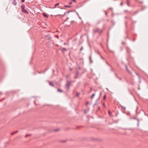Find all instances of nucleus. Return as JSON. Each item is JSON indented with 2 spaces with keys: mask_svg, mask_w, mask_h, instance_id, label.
Returning a JSON list of instances; mask_svg holds the SVG:
<instances>
[{
  "mask_svg": "<svg viewBox=\"0 0 148 148\" xmlns=\"http://www.w3.org/2000/svg\"><path fill=\"white\" fill-rule=\"evenodd\" d=\"M69 4H70V5H71L72 4V2H70L69 3Z\"/></svg>",
  "mask_w": 148,
  "mask_h": 148,
  "instance_id": "31",
  "label": "nucleus"
},
{
  "mask_svg": "<svg viewBox=\"0 0 148 148\" xmlns=\"http://www.w3.org/2000/svg\"><path fill=\"white\" fill-rule=\"evenodd\" d=\"M88 102H87V103H86V105H88Z\"/></svg>",
  "mask_w": 148,
  "mask_h": 148,
  "instance_id": "40",
  "label": "nucleus"
},
{
  "mask_svg": "<svg viewBox=\"0 0 148 148\" xmlns=\"http://www.w3.org/2000/svg\"><path fill=\"white\" fill-rule=\"evenodd\" d=\"M61 9H64L62 8H61Z\"/></svg>",
  "mask_w": 148,
  "mask_h": 148,
  "instance_id": "57",
  "label": "nucleus"
},
{
  "mask_svg": "<svg viewBox=\"0 0 148 148\" xmlns=\"http://www.w3.org/2000/svg\"><path fill=\"white\" fill-rule=\"evenodd\" d=\"M133 119H136L137 121V126H138L139 125V120L138 119H137L136 118H135V117H134L133 118Z\"/></svg>",
  "mask_w": 148,
  "mask_h": 148,
  "instance_id": "7",
  "label": "nucleus"
},
{
  "mask_svg": "<svg viewBox=\"0 0 148 148\" xmlns=\"http://www.w3.org/2000/svg\"><path fill=\"white\" fill-rule=\"evenodd\" d=\"M77 15H78V16H79V18H80V19H81V18L79 16L78 13H77Z\"/></svg>",
  "mask_w": 148,
  "mask_h": 148,
  "instance_id": "26",
  "label": "nucleus"
},
{
  "mask_svg": "<svg viewBox=\"0 0 148 148\" xmlns=\"http://www.w3.org/2000/svg\"><path fill=\"white\" fill-rule=\"evenodd\" d=\"M65 141H62V142H65Z\"/></svg>",
  "mask_w": 148,
  "mask_h": 148,
  "instance_id": "51",
  "label": "nucleus"
},
{
  "mask_svg": "<svg viewBox=\"0 0 148 148\" xmlns=\"http://www.w3.org/2000/svg\"><path fill=\"white\" fill-rule=\"evenodd\" d=\"M64 7L66 8H70L71 6L69 5H64Z\"/></svg>",
  "mask_w": 148,
  "mask_h": 148,
  "instance_id": "20",
  "label": "nucleus"
},
{
  "mask_svg": "<svg viewBox=\"0 0 148 148\" xmlns=\"http://www.w3.org/2000/svg\"><path fill=\"white\" fill-rule=\"evenodd\" d=\"M105 14H106H106H107V13L106 12V13H105Z\"/></svg>",
  "mask_w": 148,
  "mask_h": 148,
  "instance_id": "53",
  "label": "nucleus"
},
{
  "mask_svg": "<svg viewBox=\"0 0 148 148\" xmlns=\"http://www.w3.org/2000/svg\"><path fill=\"white\" fill-rule=\"evenodd\" d=\"M62 50L65 51H66L67 50L65 48H62Z\"/></svg>",
  "mask_w": 148,
  "mask_h": 148,
  "instance_id": "19",
  "label": "nucleus"
},
{
  "mask_svg": "<svg viewBox=\"0 0 148 148\" xmlns=\"http://www.w3.org/2000/svg\"><path fill=\"white\" fill-rule=\"evenodd\" d=\"M93 32L94 33H99V34H101L103 32V30H100L99 28H97L94 30Z\"/></svg>",
  "mask_w": 148,
  "mask_h": 148,
  "instance_id": "2",
  "label": "nucleus"
},
{
  "mask_svg": "<svg viewBox=\"0 0 148 148\" xmlns=\"http://www.w3.org/2000/svg\"><path fill=\"white\" fill-rule=\"evenodd\" d=\"M21 1L22 2H24L25 1V0H21Z\"/></svg>",
  "mask_w": 148,
  "mask_h": 148,
  "instance_id": "35",
  "label": "nucleus"
},
{
  "mask_svg": "<svg viewBox=\"0 0 148 148\" xmlns=\"http://www.w3.org/2000/svg\"><path fill=\"white\" fill-rule=\"evenodd\" d=\"M126 3L127 5L128 6H130V0H126Z\"/></svg>",
  "mask_w": 148,
  "mask_h": 148,
  "instance_id": "10",
  "label": "nucleus"
},
{
  "mask_svg": "<svg viewBox=\"0 0 148 148\" xmlns=\"http://www.w3.org/2000/svg\"><path fill=\"white\" fill-rule=\"evenodd\" d=\"M68 76H66V78H68Z\"/></svg>",
  "mask_w": 148,
  "mask_h": 148,
  "instance_id": "50",
  "label": "nucleus"
},
{
  "mask_svg": "<svg viewBox=\"0 0 148 148\" xmlns=\"http://www.w3.org/2000/svg\"><path fill=\"white\" fill-rule=\"evenodd\" d=\"M95 93H93L92 95V96H91V97H90V98L91 99H93V97L95 96Z\"/></svg>",
  "mask_w": 148,
  "mask_h": 148,
  "instance_id": "14",
  "label": "nucleus"
},
{
  "mask_svg": "<svg viewBox=\"0 0 148 148\" xmlns=\"http://www.w3.org/2000/svg\"><path fill=\"white\" fill-rule=\"evenodd\" d=\"M71 82V81H67L65 84V88L67 90V91H69L70 89V85Z\"/></svg>",
  "mask_w": 148,
  "mask_h": 148,
  "instance_id": "1",
  "label": "nucleus"
},
{
  "mask_svg": "<svg viewBox=\"0 0 148 148\" xmlns=\"http://www.w3.org/2000/svg\"><path fill=\"white\" fill-rule=\"evenodd\" d=\"M43 16L47 18L48 17V15L47 14H46L45 13H43Z\"/></svg>",
  "mask_w": 148,
  "mask_h": 148,
  "instance_id": "11",
  "label": "nucleus"
},
{
  "mask_svg": "<svg viewBox=\"0 0 148 148\" xmlns=\"http://www.w3.org/2000/svg\"><path fill=\"white\" fill-rule=\"evenodd\" d=\"M5 99V98L4 97V98H2L1 99L2 101L3 100H4Z\"/></svg>",
  "mask_w": 148,
  "mask_h": 148,
  "instance_id": "38",
  "label": "nucleus"
},
{
  "mask_svg": "<svg viewBox=\"0 0 148 148\" xmlns=\"http://www.w3.org/2000/svg\"><path fill=\"white\" fill-rule=\"evenodd\" d=\"M120 4H121V5H123V3H121Z\"/></svg>",
  "mask_w": 148,
  "mask_h": 148,
  "instance_id": "44",
  "label": "nucleus"
},
{
  "mask_svg": "<svg viewBox=\"0 0 148 148\" xmlns=\"http://www.w3.org/2000/svg\"><path fill=\"white\" fill-rule=\"evenodd\" d=\"M92 89V88H90V90H91Z\"/></svg>",
  "mask_w": 148,
  "mask_h": 148,
  "instance_id": "55",
  "label": "nucleus"
},
{
  "mask_svg": "<svg viewBox=\"0 0 148 148\" xmlns=\"http://www.w3.org/2000/svg\"><path fill=\"white\" fill-rule=\"evenodd\" d=\"M127 12V10H125V12Z\"/></svg>",
  "mask_w": 148,
  "mask_h": 148,
  "instance_id": "45",
  "label": "nucleus"
},
{
  "mask_svg": "<svg viewBox=\"0 0 148 148\" xmlns=\"http://www.w3.org/2000/svg\"><path fill=\"white\" fill-rule=\"evenodd\" d=\"M2 101V100H0V102H1Z\"/></svg>",
  "mask_w": 148,
  "mask_h": 148,
  "instance_id": "54",
  "label": "nucleus"
},
{
  "mask_svg": "<svg viewBox=\"0 0 148 148\" xmlns=\"http://www.w3.org/2000/svg\"><path fill=\"white\" fill-rule=\"evenodd\" d=\"M137 109H138V107H137V110H137Z\"/></svg>",
  "mask_w": 148,
  "mask_h": 148,
  "instance_id": "56",
  "label": "nucleus"
},
{
  "mask_svg": "<svg viewBox=\"0 0 148 148\" xmlns=\"http://www.w3.org/2000/svg\"><path fill=\"white\" fill-rule=\"evenodd\" d=\"M125 68H126V71L130 74H131V73L129 71L127 67V66L126 65H125Z\"/></svg>",
  "mask_w": 148,
  "mask_h": 148,
  "instance_id": "9",
  "label": "nucleus"
},
{
  "mask_svg": "<svg viewBox=\"0 0 148 148\" xmlns=\"http://www.w3.org/2000/svg\"><path fill=\"white\" fill-rule=\"evenodd\" d=\"M135 73L136 75H137L138 76H139L138 74L136 73Z\"/></svg>",
  "mask_w": 148,
  "mask_h": 148,
  "instance_id": "37",
  "label": "nucleus"
},
{
  "mask_svg": "<svg viewBox=\"0 0 148 148\" xmlns=\"http://www.w3.org/2000/svg\"><path fill=\"white\" fill-rule=\"evenodd\" d=\"M18 132V131H15V132H14V134H15V133H17Z\"/></svg>",
  "mask_w": 148,
  "mask_h": 148,
  "instance_id": "33",
  "label": "nucleus"
},
{
  "mask_svg": "<svg viewBox=\"0 0 148 148\" xmlns=\"http://www.w3.org/2000/svg\"><path fill=\"white\" fill-rule=\"evenodd\" d=\"M66 12H65L64 13V14L63 15H60V14H58V15H55V16L56 17L57 16H62L64 15H65V14H66Z\"/></svg>",
  "mask_w": 148,
  "mask_h": 148,
  "instance_id": "16",
  "label": "nucleus"
},
{
  "mask_svg": "<svg viewBox=\"0 0 148 148\" xmlns=\"http://www.w3.org/2000/svg\"><path fill=\"white\" fill-rule=\"evenodd\" d=\"M118 78H119V79L120 80H121V78L119 77H118Z\"/></svg>",
  "mask_w": 148,
  "mask_h": 148,
  "instance_id": "39",
  "label": "nucleus"
},
{
  "mask_svg": "<svg viewBox=\"0 0 148 148\" xmlns=\"http://www.w3.org/2000/svg\"><path fill=\"white\" fill-rule=\"evenodd\" d=\"M104 106H105V105L104 104Z\"/></svg>",
  "mask_w": 148,
  "mask_h": 148,
  "instance_id": "58",
  "label": "nucleus"
},
{
  "mask_svg": "<svg viewBox=\"0 0 148 148\" xmlns=\"http://www.w3.org/2000/svg\"><path fill=\"white\" fill-rule=\"evenodd\" d=\"M98 109L99 110L100 109V108L99 107Z\"/></svg>",
  "mask_w": 148,
  "mask_h": 148,
  "instance_id": "48",
  "label": "nucleus"
},
{
  "mask_svg": "<svg viewBox=\"0 0 148 148\" xmlns=\"http://www.w3.org/2000/svg\"><path fill=\"white\" fill-rule=\"evenodd\" d=\"M59 3H57V4H56L55 5V7H56V6L59 5Z\"/></svg>",
  "mask_w": 148,
  "mask_h": 148,
  "instance_id": "22",
  "label": "nucleus"
},
{
  "mask_svg": "<svg viewBox=\"0 0 148 148\" xmlns=\"http://www.w3.org/2000/svg\"><path fill=\"white\" fill-rule=\"evenodd\" d=\"M57 90L59 92H63V91L61 90H60V89H58Z\"/></svg>",
  "mask_w": 148,
  "mask_h": 148,
  "instance_id": "17",
  "label": "nucleus"
},
{
  "mask_svg": "<svg viewBox=\"0 0 148 148\" xmlns=\"http://www.w3.org/2000/svg\"><path fill=\"white\" fill-rule=\"evenodd\" d=\"M58 129H57V130H54V131L55 132H56V131H58Z\"/></svg>",
  "mask_w": 148,
  "mask_h": 148,
  "instance_id": "36",
  "label": "nucleus"
},
{
  "mask_svg": "<svg viewBox=\"0 0 148 148\" xmlns=\"http://www.w3.org/2000/svg\"><path fill=\"white\" fill-rule=\"evenodd\" d=\"M135 39H133V41H135Z\"/></svg>",
  "mask_w": 148,
  "mask_h": 148,
  "instance_id": "49",
  "label": "nucleus"
},
{
  "mask_svg": "<svg viewBox=\"0 0 148 148\" xmlns=\"http://www.w3.org/2000/svg\"><path fill=\"white\" fill-rule=\"evenodd\" d=\"M12 4L14 6H16L17 5V2L16 0H13Z\"/></svg>",
  "mask_w": 148,
  "mask_h": 148,
  "instance_id": "4",
  "label": "nucleus"
},
{
  "mask_svg": "<svg viewBox=\"0 0 148 148\" xmlns=\"http://www.w3.org/2000/svg\"><path fill=\"white\" fill-rule=\"evenodd\" d=\"M106 63L108 65L111 67V66L107 62H106Z\"/></svg>",
  "mask_w": 148,
  "mask_h": 148,
  "instance_id": "28",
  "label": "nucleus"
},
{
  "mask_svg": "<svg viewBox=\"0 0 148 148\" xmlns=\"http://www.w3.org/2000/svg\"><path fill=\"white\" fill-rule=\"evenodd\" d=\"M121 107L122 109H123L124 110H125V107L124 106H121Z\"/></svg>",
  "mask_w": 148,
  "mask_h": 148,
  "instance_id": "15",
  "label": "nucleus"
},
{
  "mask_svg": "<svg viewBox=\"0 0 148 148\" xmlns=\"http://www.w3.org/2000/svg\"><path fill=\"white\" fill-rule=\"evenodd\" d=\"M14 134V132H13V133H11V135H13V134Z\"/></svg>",
  "mask_w": 148,
  "mask_h": 148,
  "instance_id": "32",
  "label": "nucleus"
},
{
  "mask_svg": "<svg viewBox=\"0 0 148 148\" xmlns=\"http://www.w3.org/2000/svg\"><path fill=\"white\" fill-rule=\"evenodd\" d=\"M83 49V47H81L80 49V51H81Z\"/></svg>",
  "mask_w": 148,
  "mask_h": 148,
  "instance_id": "25",
  "label": "nucleus"
},
{
  "mask_svg": "<svg viewBox=\"0 0 148 148\" xmlns=\"http://www.w3.org/2000/svg\"><path fill=\"white\" fill-rule=\"evenodd\" d=\"M106 98V95H105L104 96H103V99L104 100H105V98Z\"/></svg>",
  "mask_w": 148,
  "mask_h": 148,
  "instance_id": "24",
  "label": "nucleus"
},
{
  "mask_svg": "<svg viewBox=\"0 0 148 148\" xmlns=\"http://www.w3.org/2000/svg\"><path fill=\"white\" fill-rule=\"evenodd\" d=\"M76 93H77V95H76L77 97H78L80 95V93H78L77 92H76Z\"/></svg>",
  "mask_w": 148,
  "mask_h": 148,
  "instance_id": "18",
  "label": "nucleus"
},
{
  "mask_svg": "<svg viewBox=\"0 0 148 148\" xmlns=\"http://www.w3.org/2000/svg\"><path fill=\"white\" fill-rule=\"evenodd\" d=\"M89 60H90V64H91L93 62V60H92L91 59V55L90 56H89Z\"/></svg>",
  "mask_w": 148,
  "mask_h": 148,
  "instance_id": "8",
  "label": "nucleus"
},
{
  "mask_svg": "<svg viewBox=\"0 0 148 148\" xmlns=\"http://www.w3.org/2000/svg\"><path fill=\"white\" fill-rule=\"evenodd\" d=\"M79 73V72L78 71H76L75 73V76L74 77V78L75 79L77 78L78 77Z\"/></svg>",
  "mask_w": 148,
  "mask_h": 148,
  "instance_id": "3",
  "label": "nucleus"
},
{
  "mask_svg": "<svg viewBox=\"0 0 148 148\" xmlns=\"http://www.w3.org/2000/svg\"><path fill=\"white\" fill-rule=\"evenodd\" d=\"M109 51L111 52H113V51H111V50H109Z\"/></svg>",
  "mask_w": 148,
  "mask_h": 148,
  "instance_id": "43",
  "label": "nucleus"
},
{
  "mask_svg": "<svg viewBox=\"0 0 148 148\" xmlns=\"http://www.w3.org/2000/svg\"><path fill=\"white\" fill-rule=\"evenodd\" d=\"M22 11L25 14H28L29 13V12H28V11L27 10L25 9H24V10H22Z\"/></svg>",
  "mask_w": 148,
  "mask_h": 148,
  "instance_id": "6",
  "label": "nucleus"
},
{
  "mask_svg": "<svg viewBox=\"0 0 148 148\" xmlns=\"http://www.w3.org/2000/svg\"><path fill=\"white\" fill-rule=\"evenodd\" d=\"M70 11H68V12H67V13H69V12H70Z\"/></svg>",
  "mask_w": 148,
  "mask_h": 148,
  "instance_id": "42",
  "label": "nucleus"
},
{
  "mask_svg": "<svg viewBox=\"0 0 148 148\" xmlns=\"http://www.w3.org/2000/svg\"><path fill=\"white\" fill-rule=\"evenodd\" d=\"M143 112H144V113L145 115H147H147H146V114H145V112L144 111H143Z\"/></svg>",
  "mask_w": 148,
  "mask_h": 148,
  "instance_id": "34",
  "label": "nucleus"
},
{
  "mask_svg": "<svg viewBox=\"0 0 148 148\" xmlns=\"http://www.w3.org/2000/svg\"><path fill=\"white\" fill-rule=\"evenodd\" d=\"M55 36L57 38H59V36H58V35H55Z\"/></svg>",
  "mask_w": 148,
  "mask_h": 148,
  "instance_id": "27",
  "label": "nucleus"
},
{
  "mask_svg": "<svg viewBox=\"0 0 148 148\" xmlns=\"http://www.w3.org/2000/svg\"><path fill=\"white\" fill-rule=\"evenodd\" d=\"M30 136V135L27 134V135H26L25 136V137H27V136Z\"/></svg>",
  "mask_w": 148,
  "mask_h": 148,
  "instance_id": "29",
  "label": "nucleus"
},
{
  "mask_svg": "<svg viewBox=\"0 0 148 148\" xmlns=\"http://www.w3.org/2000/svg\"><path fill=\"white\" fill-rule=\"evenodd\" d=\"M139 11V10H137L134 13V14H136Z\"/></svg>",
  "mask_w": 148,
  "mask_h": 148,
  "instance_id": "21",
  "label": "nucleus"
},
{
  "mask_svg": "<svg viewBox=\"0 0 148 148\" xmlns=\"http://www.w3.org/2000/svg\"><path fill=\"white\" fill-rule=\"evenodd\" d=\"M70 70L71 71H72V69H71V68H70Z\"/></svg>",
  "mask_w": 148,
  "mask_h": 148,
  "instance_id": "47",
  "label": "nucleus"
},
{
  "mask_svg": "<svg viewBox=\"0 0 148 148\" xmlns=\"http://www.w3.org/2000/svg\"><path fill=\"white\" fill-rule=\"evenodd\" d=\"M101 58L102 59H103V57H102V56H101Z\"/></svg>",
  "mask_w": 148,
  "mask_h": 148,
  "instance_id": "41",
  "label": "nucleus"
},
{
  "mask_svg": "<svg viewBox=\"0 0 148 148\" xmlns=\"http://www.w3.org/2000/svg\"><path fill=\"white\" fill-rule=\"evenodd\" d=\"M21 8L22 9V10H24L25 8V6L24 5H22L21 6Z\"/></svg>",
  "mask_w": 148,
  "mask_h": 148,
  "instance_id": "13",
  "label": "nucleus"
},
{
  "mask_svg": "<svg viewBox=\"0 0 148 148\" xmlns=\"http://www.w3.org/2000/svg\"><path fill=\"white\" fill-rule=\"evenodd\" d=\"M49 85L52 86H54V85L52 83V82H49Z\"/></svg>",
  "mask_w": 148,
  "mask_h": 148,
  "instance_id": "12",
  "label": "nucleus"
},
{
  "mask_svg": "<svg viewBox=\"0 0 148 148\" xmlns=\"http://www.w3.org/2000/svg\"><path fill=\"white\" fill-rule=\"evenodd\" d=\"M45 37H46L47 39L48 40H50L51 38V37L50 36V35H46L45 36Z\"/></svg>",
  "mask_w": 148,
  "mask_h": 148,
  "instance_id": "5",
  "label": "nucleus"
},
{
  "mask_svg": "<svg viewBox=\"0 0 148 148\" xmlns=\"http://www.w3.org/2000/svg\"><path fill=\"white\" fill-rule=\"evenodd\" d=\"M34 103H35V104H36V103H35V101H34Z\"/></svg>",
  "mask_w": 148,
  "mask_h": 148,
  "instance_id": "52",
  "label": "nucleus"
},
{
  "mask_svg": "<svg viewBox=\"0 0 148 148\" xmlns=\"http://www.w3.org/2000/svg\"><path fill=\"white\" fill-rule=\"evenodd\" d=\"M71 1H73L75 3L76 2V0H71Z\"/></svg>",
  "mask_w": 148,
  "mask_h": 148,
  "instance_id": "30",
  "label": "nucleus"
},
{
  "mask_svg": "<svg viewBox=\"0 0 148 148\" xmlns=\"http://www.w3.org/2000/svg\"><path fill=\"white\" fill-rule=\"evenodd\" d=\"M79 70H80V67H79Z\"/></svg>",
  "mask_w": 148,
  "mask_h": 148,
  "instance_id": "46",
  "label": "nucleus"
},
{
  "mask_svg": "<svg viewBox=\"0 0 148 148\" xmlns=\"http://www.w3.org/2000/svg\"><path fill=\"white\" fill-rule=\"evenodd\" d=\"M108 114L110 115L111 114V112L110 111H108Z\"/></svg>",
  "mask_w": 148,
  "mask_h": 148,
  "instance_id": "23",
  "label": "nucleus"
}]
</instances>
